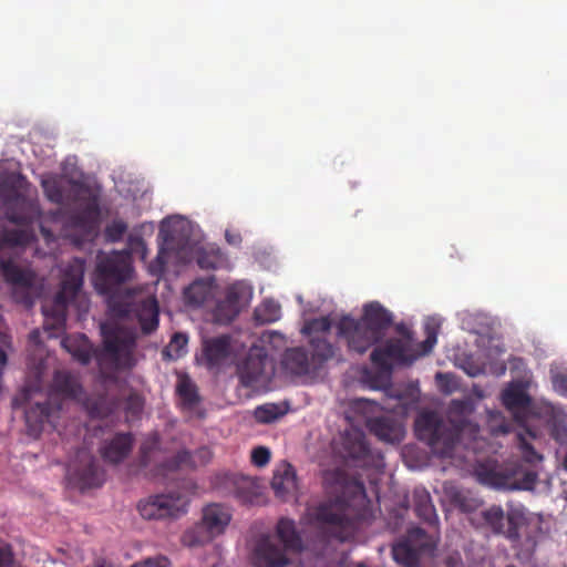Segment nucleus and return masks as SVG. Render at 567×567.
I'll return each mask as SVG.
<instances>
[{"label": "nucleus", "instance_id": "obj_41", "mask_svg": "<svg viewBox=\"0 0 567 567\" xmlns=\"http://www.w3.org/2000/svg\"><path fill=\"white\" fill-rule=\"evenodd\" d=\"M331 324L332 323L329 317L316 318L308 321L301 331L302 333L309 336V338H311L312 336L324 337V334L330 331Z\"/></svg>", "mask_w": 567, "mask_h": 567}, {"label": "nucleus", "instance_id": "obj_61", "mask_svg": "<svg viewBox=\"0 0 567 567\" xmlns=\"http://www.w3.org/2000/svg\"><path fill=\"white\" fill-rule=\"evenodd\" d=\"M93 355H95V358H97V361H101V358H99V354H96V353L94 352V354H93Z\"/></svg>", "mask_w": 567, "mask_h": 567}, {"label": "nucleus", "instance_id": "obj_23", "mask_svg": "<svg viewBox=\"0 0 567 567\" xmlns=\"http://www.w3.org/2000/svg\"><path fill=\"white\" fill-rule=\"evenodd\" d=\"M134 437L127 433H117L111 440H106L101 446V455L104 461L113 464L121 463L128 456L133 449Z\"/></svg>", "mask_w": 567, "mask_h": 567}, {"label": "nucleus", "instance_id": "obj_55", "mask_svg": "<svg viewBox=\"0 0 567 567\" xmlns=\"http://www.w3.org/2000/svg\"><path fill=\"white\" fill-rule=\"evenodd\" d=\"M8 219L18 225H27L29 223V218L27 216L18 215L14 213L7 214Z\"/></svg>", "mask_w": 567, "mask_h": 567}, {"label": "nucleus", "instance_id": "obj_22", "mask_svg": "<svg viewBox=\"0 0 567 567\" xmlns=\"http://www.w3.org/2000/svg\"><path fill=\"white\" fill-rule=\"evenodd\" d=\"M271 488L275 495L285 502L296 495L297 476L292 465L284 462L276 468L271 480Z\"/></svg>", "mask_w": 567, "mask_h": 567}, {"label": "nucleus", "instance_id": "obj_6", "mask_svg": "<svg viewBox=\"0 0 567 567\" xmlns=\"http://www.w3.org/2000/svg\"><path fill=\"white\" fill-rule=\"evenodd\" d=\"M132 274V257L128 251L100 255L94 275V287L99 293L110 295L116 286L126 282Z\"/></svg>", "mask_w": 567, "mask_h": 567}, {"label": "nucleus", "instance_id": "obj_1", "mask_svg": "<svg viewBox=\"0 0 567 567\" xmlns=\"http://www.w3.org/2000/svg\"><path fill=\"white\" fill-rule=\"evenodd\" d=\"M393 323V315L379 301L363 306L359 319L342 316L338 323V336L347 342L348 350L364 354L372 347L370 360L382 371L391 372L394 364H410L415 359L413 348L406 340L390 338L378 346Z\"/></svg>", "mask_w": 567, "mask_h": 567}, {"label": "nucleus", "instance_id": "obj_30", "mask_svg": "<svg viewBox=\"0 0 567 567\" xmlns=\"http://www.w3.org/2000/svg\"><path fill=\"white\" fill-rule=\"evenodd\" d=\"M413 506L415 515L429 524L435 526L437 524V514L432 503L430 493L423 487H416L413 491Z\"/></svg>", "mask_w": 567, "mask_h": 567}, {"label": "nucleus", "instance_id": "obj_10", "mask_svg": "<svg viewBox=\"0 0 567 567\" xmlns=\"http://www.w3.org/2000/svg\"><path fill=\"white\" fill-rule=\"evenodd\" d=\"M313 516L319 524L334 530L339 538H343L358 520L357 513L343 497L321 503Z\"/></svg>", "mask_w": 567, "mask_h": 567}, {"label": "nucleus", "instance_id": "obj_32", "mask_svg": "<svg viewBox=\"0 0 567 567\" xmlns=\"http://www.w3.org/2000/svg\"><path fill=\"white\" fill-rule=\"evenodd\" d=\"M158 315L159 310L156 299H147L141 303L137 317L144 334H150L157 329Z\"/></svg>", "mask_w": 567, "mask_h": 567}, {"label": "nucleus", "instance_id": "obj_60", "mask_svg": "<svg viewBox=\"0 0 567 567\" xmlns=\"http://www.w3.org/2000/svg\"><path fill=\"white\" fill-rule=\"evenodd\" d=\"M93 355H95V358H97V361H101V358H99V354H96V353L94 352V354H93Z\"/></svg>", "mask_w": 567, "mask_h": 567}, {"label": "nucleus", "instance_id": "obj_13", "mask_svg": "<svg viewBox=\"0 0 567 567\" xmlns=\"http://www.w3.org/2000/svg\"><path fill=\"white\" fill-rule=\"evenodd\" d=\"M268 365L269 358L262 348L250 349L245 359L237 364L240 383L251 388L266 382L272 373V368L268 371Z\"/></svg>", "mask_w": 567, "mask_h": 567}, {"label": "nucleus", "instance_id": "obj_20", "mask_svg": "<svg viewBox=\"0 0 567 567\" xmlns=\"http://www.w3.org/2000/svg\"><path fill=\"white\" fill-rule=\"evenodd\" d=\"M212 457L213 453L210 449L207 446H202L197 449L194 453H190L187 450H182L177 452L173 457L161 462L159 470L162 472H174L183 466L192 468L203 466L209 463Z\"/></svg>", "mask_w": 567, "mask_h": 567}, {"label": "nucleus", "instance_id": "obj_35", "mask_svg": "<svg viewBox=\"0 0 567 567\" xmlns=\"http://www.w3.org/2000/svg\"><path fill=\"white\" fill-rule=\"evenodd\" d=\"M62 344L82 364L90 363L94 354V348L85 336L80 337L79 343L75 339L66 338Z\"/></svg>", "mask_w": 567, "mask_h": 567}, {"label": "nucleus", "instance_id": "obj_51", "mask_svg": "<svg viewBox=\"0 0 567 567\" xmlns=\"http://www.w3.org/2000/svg\"><path fill=\"white\" fill-rule=\"evenodd\" d=\"M553 384L556 391L567 395V375L557 374L553 378Z\"/></svg>", "mask_w": 567, "mask_h": 567}, {"label": "nucleus", "instance_id": "obj_49", "mask_svg": "<svg viewBox=\"0 0 567 567\" xmlns=\"http://www.w3.org/2000/svg\"><path fill=\"white\" fill-rule=\"evenodd\" d=\"M172 563L166 556L148 557L143 561H137L132 567H171Z\"/></svg>", "mask_w": 567, "mask_h": 567}, {"label": "nucleus", "instance_id": "obj_16", "mask_svg": "<svg viewBox=\"0 0 567 567\" xmlns=\"http://www.w3.org/2000/svg\"><path fill=\"white\" fill-rule=\"evenodd\" d=\"M502 403L512 413L517 423L515 433L529 429L525 423L532 404V398L522 382H512L503 390Z\"/></svg>", "mask_w": 567, "mask_h": 567}, {"label": "nucleus", "instance_id": "obj_33", "mask_svg": "<svg viewBox=\"0 0 567 567\" xmlns=\"http://www.w3.org/2000/svg\"><path fill=\"white\" fill-rule=\"evenodd\" d=\"M213 285L214 278L195 280L184 291L187 303L193 306L204 305L213 293Z\"/></svg>", "mask_w": 567, "mask_h": 567}, {"label": "nucleus", "instance_id": "obj_29", "mask_svg": "<svg viewBox=\"0 0 567 567\" xmlns=\"http://www.w3.org/2000/svg\"><path fill=\"white\" fill-rule=\"evenodd\" d=\"M52 393L49 398H52V402L58 403L62 406V400L60 395L66 398H74L81 391V386L75 378L68 371H56L52 380Z\"/></svg>", "mask_w": 567, "mask_h": 567}, {"label": "nucleus", "instance_id": "obj_15", "mask_svg": "<svg viewBox=\"0 0 567 567\" xmlns=\"http://www.w3.org/2000/svg\"><path fill=\"white\" fill-rule=\"evenodd\" d=\"M484 523L496 535H503L508 540L517 538L515 526L524 519V509L522 507H511L505 514L498 505H493L482 512Z\"/></svg>", "mask_w": 567, "mask_h": 567}, {"label": "nucleus", "instance_id": "obj_17", "mask_svg": "<svg viewBox=\"0 0 567 567\" xmlns=\"http://www.w3.org/2000/svg\"><path fill=\"white\" fill-rule=\"evenodd\" d=\"M288 554L274 536L262 535L256 542L251 559L255 567H285L290 563Z\"/></svg>", "mask_w": 567, "mask_h": 567}, {"label": "nucleus", "instance_id": "obj_37", "mask_svg": "<svg viewBox=\"0 0 567 567\" xmlns=\"http://www.w3.org/2000/svg\"><path fill=\"white\" fill-rule=\"evenodd\" d=\"M159 445V440L156 436L148 437L141 444L138 451V465L141 467L146 468L158 462Z\"/></svg>", "mask_w": 567, "mask_h": 567}, {"label": "nucleus", "instance_id": "obj_11", "mask_svg": "<svg viewBox=\"0 0 567 567\" xmlns=\"http://www.w3.org/2000/svg\"><path fill=\"white\" fill-rule=\"evenodd\" d=\"M434 547V540L430 535L420 527H413L404 539L393 545L392 556L402 566L419 567L421 555L431 554Z\"/></svg>", "mask_w": 567, "mask_h": 567}, {"label": "nucleus", "instance_id": "obj_8", "mask_svg": "<svg viewBox=\"0 0 567 567\" xmlns=\"http://www.w3.org/2000/svg\"><path fill=\"white\" fill-rule=\"evenodd\" d=\"M231 514L220 504H209L203 509L202 520L187 529L182 542L187 547L203 546L223 534L229 525Z\"/></svg>", "mask_w": 567, "mask_h": 567}, {"label": "nucleus", "instance_id": "obj_38", "mask_svg": "<svg viewBox=\"0 0 567 567\" xmlns=\"http://www.w3.org/2000/svg\"><path fill=\"white\" fill-rule=\"evenodd\" d=\"M85 409L91 417L103 419L109 416L115 409V403L104 395L89 398Z\"/></svg>", "mask_w": 567, "mask_h": 567}, {"label": "nucleus", "instance_id": "obj_28", "mask_svg": "<svg viewBox=\"0 0 567 567\" xmlns=\"http://www.w3.org/2000/svg\"><path fill=\"white\" fill-rule=\"evenodd\" d=\"M282 365L295 375H307L317 372L311 358L302 347L287 349L282 355Z\"/></svg>", "mask_w": 567, "mask_h": 567}, {"label": "nucleus", "instance_id": "obj_4", "mask_svg": "<svg viewBox=\"0 0 567 567\" xmlns=\"http://www.w3.org/2000/svg\"><path fill=\"white\" fill-rule=\"evenodd\" d=\"M85 261L73 258L64 268L60 290L54 299L42 306L44 328L61 330L65 326L68 305L76 297L83 285Z\"/></svg>", "mask_w": 567, "mask_h": 567}, {"label": "nucleus", "instance_id": "obj_40", "mask_svg": "<svg viewBox=\"0 0 567 567\" xmlns=\"http://www.w3.org/2000/svg\"><path fill=\"white\" fill-rule=\"evenodd\" d=\"M285 414V411L275 403L259 405L254 411L256 421L260 424H269L277 421Z\"/></svg>", "mask_w": 567, "mask_h": 567}, {"label": "nucleus", "instance_id": "obj_57", "mask_svg": "<svg viewBox=\"0 0 567 567\" xmlns=\"http://www.w3.org/2000/svg\"><path fill=\"white\" fill-rule=\"evenodd\" d=\"M40 230H41L42 236L44 237V239L48 243L54 240L53 233L51 230H49L48 228H45L43 225H41Z\"/></svg>", "mask_w": 567, "mask_h": 567}, {"label": "nucleus", "instance_id": "obj_34", "mask_svg": "<svg viewBox=\"0 0 567 567\" xmlns=\"http://www.w3.org/2000/svg\"><path fill=\"white\" fill-rule=\"evenodd\" d=\"M342 445L346 455L353 460H363L370 453L365 437L361 432L347 433L342 439Z\"/></svg>", "mask_w": 567, "mask_h": 567}, {"label": "nucleus", "instance_id": "obj_42", "mask_svg": "<svg viewBox=\"0 0 567 567\" xmlns=\"http://www.w3.org/2000/svg\"><path fill=\"white\" fill-rule=\"evenodd\" d=\"M240 312V309L238 306L233 303L231 301L228 302V299L225 297L223 300L218 301L215 308V316L219 321L229 322L234 320L238 313Z\"/></svg>", "mask_w": 567, "mask_h": 567}, {"label": "nucleus", "instance_id": "obj_26", "mask_svg": "<svg viewBox=\"0 0 567 567\" xmlns=\"http://www.w3.org/2000/svg\"><path fill=\"white\" fill-rule=\"evenodd\" d=\"M198 267L203 270H217L230 268L228 256L216 244H207L195 252Z\"/></svg>", "mask_w": 567, "mask_h": 567}, {"label": "nucleus", "instance_id": "obj_18", "mask_svg": "<svg viewBox=\"0 0 567 567\" xmlns=\"http://www.w3.org/2000/svg\"><path fill=\"white\" fill-rule=\"evenodd\" d=\"M61 410V405L52 402V398H48L44 402H37L30 405L24 412L29 433L38 436L43 431L47 423H53V419L58 416Z\"/></svg>", "mask_w": 567, "mask_h": 567}, {"label": "nucleus", "instance_id": "obj_24", "mask_svg": "<svg viewBox=\"0 0 567 567\" xmlns=\"http://www.w3.org/2000/svg\"><path fill=\"white\" fill-rule=\"evenodd\" d=\"M203 353L209 368L220 367L231 353V338L227 334L204 341Z\"/></svg>", "mask_w": 567, "mask_h": 567}, {"label": "nucleus", "instance_id": "obj_19", "mask_svg": "<svg viewBox=\"0 0 567 567\" xmlns=\"http://www.w3.org/2000/svg\"><path fill=\"white\" fill-rule=\"evenodd\" d=\"M141 516L145 519H162L177 516L179 507L177 499L171 495H155L142 501L137 505Z\"/></svg>", "mask_w": 567, "mask_h": 567}, {"label": "nucleus", "instance_id": "obj_27", "mask_svg": "<svg viewBox=\"0 0 567 567\" xmlns=\"http://www.w3.org/2000/svg\"><path fill=\"white\" fill-rule=\"evenodd\" d=\"M275 533V538L282 544V547L288 550L289 554L302 551L303 542L295 520L287 517L280 518L276 525Z\"/></svg>", "mask_w": 567, "mask_h": 567}, {"label": "nucleus", "instance_id": "obj_46", "mask_svg": "<svg viewBox=\"0 0 567 567\" xmlns=\"http://www.w3.org/2000/svg\"><path fill=\"white\" fill-rule=\"evenodd\" d=\"M144 409V399L137 392H131L125 399L124 410L127 415L137 417Z\"/></svg>", "mask_w": 567, "mask_h": 567}, {"label": "nucleus", "instance_id": "obj_9", "mask_svg": "<svg viewBox=\"0 0 567 567\" xmlns=\"http://www.w3.org/2000/svg\"><path fill=\"white\" fill-rule=\"evenodd\" d=\"M104 353L111 359L117 370H128L136 364V334L121 326L101 327Z\"/></svg>", "mask_w": 567, "mask_h": 567}, {"label": "nucleus", "instance_id": "obj_7", "mask_svg": "<svg viewBox=\"0 0 567 567\" xmlns=\"http://www.w3.org/2000/svg\"><path fill=\"white\" fill-rule=\"evenodd\" d=\"M71 187L73 200L81 205L69 216L66 225L84 237H91L96 231L101 214L99 196L81 182L71 181Z\"/></svg>", "mask_w": 567, "mask_h": 567}, {"label": "nucleus", "instance_id": "obj_53", "mask_svg": "<svg viewBox=\"0 0 567 567\" xmlns=\"http://www.w3.org/2000/svg\"><path fill=\"white\" fill-rule=\"evenodd\" d=\"M395 330L401 336L400 339L406 340L413 348V332L404 323L396 324Z\"/></svg>", "mask_w": 567, "mask_h": 567}, {"label": "nucleus", "instance_id": "obj_31", "mask_svg": "<svg viewBox=\"0 0 567 567\" xmlns=\"http://www.w3.org/2000/svg\"><path fill=\"white\" fill-rule=\"evenodd\" d=\"M309 344L311 348V361L317 371L337 355L338 349L323 336H312L309 339Z\"/></svg>", "mask_w": 567, "mask_h": 567}, {"label": "nucleus", "instance_id": "obj_48", "mask_svg": "<svg viewBox=\"0 0 567 567\" xmlns=\"http://www.w3.org/2000/svg\"><path fill=\"white\" fill-rule=\"evenodd\" d=\"M270 461V451L265 446L255 447L251 452V462L258 467L267 465Z\"/></svg>", "mask_w": 567, "mask_h": 567}, {"label": "nucleus", "instance_id": "obj_14", "mask_svg": "<svg viewBox=\"0 0 567 567\" xmlns=\"http://www.w3.org/2000/svg\"><path fill=\"white\" fill-rule=\"evenodd\" d=\"M175 394L176 406L187 420H204L206 417V409L198 386L188 375L178 378Z\"/></svg>", "mask_w": 567, "mask_h": 567}, {"label": "nucleus", "instance_id": "obj_45", "mask_svg": "<svg viewBox=\"0 0 567 567\" xmlns=\"http://www.w3.org/2000/svg\"><path fill=\"white\" fill-rule=\"evenodd\" d=\"M127 230V224L122 219L112 220L104 230L105 238L109 241L115 243L123 238Z\"/></svg>", "mask_w": 567, "mask_h": 567}, {"label": "nucleus", "instance_id": "obj_5", "mask_svg": "<svg viewBox=\"0 0 567 567\" xmlns=\"http://www.w3.org/2000/svg\"><path fill=\"white\" fill-rule=\"evenodd\" d=\"M415 433L439 457H452L460 440L461 427L435 412H423L415 420Z\"/></svg>", "mask_w": 567, "mask_h": 567}, {"label": "nucleus", "instance_id": "obj_44", "mask_svg": "<svg viewBox=\"0 0 567 567\" xmlns=\"http://www.w3.org/2000/svg\"><path fill=\"white\" fill-rule=\"evenodd\" d=\"M425 333H426L425 340L419 344L420 350L417 352H414L416 358L419 355L430 353L437 341V328L433 323L426 322Z\"/></svg>", "mask_w": 567, "mask_h": 567}, {"label": "nucleus", "instance_id": "obj_39", "mask_svg": "<svg viewBox=\"0 0 567 567\" xmlns=\"http://www.w3.org/2000/svg\"><path fill=\"white\" fill-rule=\"evenodd\" d=\"M280 306L274 300H264L255 310V319L260 323H271L280 318Z\"/></svg>", "mask_w": 567, "mask_h": 567}, {"label": "nucleus", "instance_id": "obj_50", "mask_svg": "<svg viewBox=\"0 0 567 567\" xmlns=\"http://www.w3.org/2000/svg\"><path fill=\"white\" fill-rule=\"evenodd\" d=\"M188 342L187 336L181 332L175 333L169 342L168 349L175 351V357H181Z\"/></svg>", "mask_w": 567, "mask_h": 567}, {"label": "nucleus", "instance_id": "obj_36", "mask_svg": "<svg viewBox=\"0 0 567 567\" xmlns=\"http://www.w3.org/2000/svg\"><path fill=\"white\" fill-rule=\"evenodd\" d=\"M225 297L241 310L252 297V288L245 281H236L226 288Z\"/></svg>", "mask_w": 567, "mask_h": 567}, {"label": "nucleus", "instance_id": "obj_21", "mask_svg": "<svg viewBox=\"0 0 567 567\" xmlns=\"http://www.w3.org/2000/svg\"><path fill=\"white\" fill-rule=\"evenodd\" d=\"M365 425L371 434L384 442H400L404 436L402 425L389 415L370 417L367 420Z\"/></svg>", "mask_w": 567, "mask_h": 567}, {"label": "nucleus", "instance_id": "obj_56", "mask_svg": "<svg viewBox=\"0 0 567 567\" xmlns=\"http://www.w3.org/2000/svg\"><path fill=\"white\" fill-rule=\"evenodd\" d=\"M225 239L229 245L233 246H238L241 243V236L239 234H233L229 230H226Z\"/></svg>", "mask_w": 567, "mask_h": 567}, {"label": "nucleus", "instance_id": "obj_3", "mask_svg": "<svg viewBox=\"0 0 567 567\" xmlns=\"http://www.w3.org/2000/svg\"><path fill=\"white\" fill-rule=\"evenodd\" d=\"M33 235L27 229H4L0 235V277L14 288L29 292L33 287L35 274L18 265L23 248L32 240ZM31 303L29 293L22 300Z\"/></svg>", "mask_w": 567, "mask_h": 567}, {"label": "nucleus", "instance_id": "obj_47", "mask_svg": "<svg viewBox=\"0 0 567 567\" xmlns=\"http://www.w3.org/2000/svg\"><path fill=\"white\" fill-rule=\"evenodd\" d=\"M488 427L493 435L508 434L512 431V425L501 413L489 415Z\"/></svg>", "mask_w": 567, "mask_h": 567}, {"label": "nucleus", "instance_id": "obj_12", "mask_svg": "<svg viewBox=\"0 0 567 567\" xmlns=\"http://www.w3.org/2000/svg\"><path fill=\"white\" fill-rule=\"evenodd\" d=\"M66 475L81 491L100 487L104 482L103 471L86 449L76 451L75 458L68 465Z\"/></svg>", "mask_w": 567, "mask_h": 567}, {"label": "nucleus", "instance_id": "obj_2", "mask_svg": "<svg viewBox=\"0 0 567 567\" xmlns=\"http://www.w3.org/2000/svg\"><path fill=\"white\" fill-rule=\"evenodd\" d=\"M535 439L536 433L530 429L517 431L515 433V444L520 452L524 464L512 462L501 468L483 470L478 473L482 482L496 488L509 491L533 489L538 477L535 468L543 462V455L533 445Z\"/></svg>", "mask_w": 567, "mask_h": 567}, {"label": "nucleus", "instance_id": "obj_52", "mask_svg": "<svg viewBox=\"0 0 567 567\" xmlns=\"http://www.w3.org/2000/svg\"><path fill=\"white\" fill-rule=\"evenodd\" d=\"M550 434L557 442H563L567 436V429L564 424L554 423Z\"/></svg>", "mask_w": 567, "mask_h": 567}, {"label": "nucleus", "instance_id": "obj_62", "mask_svg": "<svg viewBox=\"0 0 567 567\" xmlns=\"http://www.w3.org/2000/svg\"><path fill=\"white\" fill-rule=\"evenodd\" d=\"M506 567H515L514 565H507Z\"/></svg>", "mask_w": 567, "mask_h": 567}, {"label": "nucleus", "instance_id": "obj_25", "mask_svg": "<svg viewBox=\"0 0 567 567\" xmlns=\"http://www.w3.org/2000/svg\"><path fill=\"white\" fill-rule=\"evenodd\" d=\"M517 538L511 540L515 545H524L528 553H533L539 538L543 536L542 520L537 517H528L524 513V519L515 526Z\"/></svg>", "mask_w": 567, "mask_h": 567}, {"label": "nucleus", "instance_id": "obj_58", "mask_svg": "<svg viewBox=\"0 0 567 567\" xmlns=\"http://www.w3.org/2000/svg\"><path fill=\"white\" fill-rule=\"evenodd\" d=\"M95 567H111L109 564H106L105 561H97Z\"/></svg>", "mask_w": 567, "mask_h": 567}, {"label": "nucleus", "instance_id": "obj_54", "mask_svg": "<svg viewBox=\"0 0 567 567\" xmlns=\"http://www.w3.org/2000/svg\"><path fill=\"white\" fill-rule=\"evenodd\" d=\"M12 563V553L8 546L0 547V567H9Z\"/></svg>", "mask_w": 567, "mask_h": 567}, {"label": "nucleus", "instance_id": "obj_43", "mask_svg": "<svg viewBox=\"0 0 567 567\" xmlns=\"http://www.w3.org/2000/svg\"><path fill=\"white\" fill-rule=\"evenodd\" d=\"M43 190L48 199L54 204L61 205L64 202V190L61 184L52 178L42 182Z\"/></svg>", "mask_w": 567, "mask_h": 567}, {"label": "nucleus", "instance_id": "obj_59", "mask_svg": "<svg viewBox=\"0 0 567 567\" xmlns=\"http://www.w3.org/2000/svg\"><path fill=\"white\" fill-rule=\"evenodd\" d=\"M38 337H39V332H38L37 330H34V331H32V332L30 333V338H31V340H35V338H38Z\"/></svg>", "mask_w": 567, "mask_h": 567}]
</instances>
